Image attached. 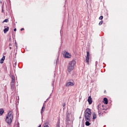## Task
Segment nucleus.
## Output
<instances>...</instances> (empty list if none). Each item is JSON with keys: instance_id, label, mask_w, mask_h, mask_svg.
<instances>
[{"instance_id": "nucleus-1", "label": "nucleus", "mask_w": 127, "mask_h": 127, "mask_svg": "<svg viewBox=\"0 0 127 127\" xmlns=\"http://www.w3.org/2000/svg\"><path fill=\"white\" fill-rule=\"evenodd\" d=\"M13 120V114H12V112L10 111L6 116L5 122L6 123H7L8 126H10V125H11V123H12Z\"/></svg>"}, {"instance_id": "nucleus-2", "label": "nucleus", "mask_w": 127, "mask_h": 127, "mask_svg": "<svg viewBox=\"0 0 127 127\" xmlns=\"http://www.w3.org/2000/svg\"><path fill=\"white\" fill-rule=\"evenodd\" d=\"M92 110L89 108H87L84 111L85 120H86L87 121L90 120Z\"/></svg>"}, {"instance_id": "nucleus-3", "label": "nucleus", "mask_w": 127, "mask_h": 127, "mask_svg": "<svg viewBox=\"0 0 127 127\" xmlns=\"http://www.w3.org/2000/svg\"><path fill=\"white\" fill-rule=\"evenodd\" d=\"M75 64H76V62L75 61H72L71 62H69V63H68V65L67 66V71L69 72L74 70Z\"/></svg>"}, {"instance_id": "nucleus-4", "label": "nucleus", "mask_w": 127, "mask_h": 127, "mask_svg": "<svg viewBox=\"0 0 127 127\" xmlns=\"http://www.w3.org/2000/svg\"><path fill=\"white\" fill-rule=\"evenodd\" d=\"M63 55L64 58H71V55L69 53L64 51L63 52Z\"/></svg>"}, {"instance_id": "nucleus-5", "label": "nucleus", "mask_w": 127, "mask_h": 127, "mask_svg": "<svg viewBox=\"0 0 127 127\" xmlns=\"http://www.w3.org/2000/svg\"><path fill=\"white\" fill-rule=\"evenodd\" d=\"M90 60V53H89V52H87V56L86 57V63H87V64H89V61Z\"/></svg>"}, {"instance_id": "nucleus-6", "label": "nucleus", "mask_w": 127, "mask_h": 127, "mask_svg": "<svg viewBox=\"0 0 127 127\" xmlns=\"http://www.w3.org/2000/svg\"><path fill=\"white\" fill-rule=\"evenodd\" d=\"M72 86H74V84L71 81L68 82L66 84V87H71Z\"/></svg>"}, {"instance_id": "nucleus-7", "label": "nucleus", "mask_w": 127, "mask_h": 127, "mask_svg": "<svg viewBox=\"0 0 127 127\" xmlns=\"http://www.w3.org/2000/svg\"><path fill=\"white\" fill-rule=\"evenodd\" d=\"M87 101L88 102L89 105H92V103H93V100H92V97L91 96H89L88 97Z\"/></svg>"}, {"instance_id": "nucleus-8", "label": "nucleus", "mask_w": 127, "mask_h": 127, "mask_svg": "<svg viewBox=\"0 0 127 127\" xmlns=\"http://www.w3.org/2000/svg\"><path fill=\"white\" fill-rule=\"evenodd\" d=\"M85 126H86L87 127H89V126H90L91 125V123H90V119H89L88 120H85Z\"/></svg>"}, {"instance_id": "nucleus-9", "label": "nucleus", "mask_w": 127, "mask_h": 127, "mask_svg": "<svg viewBox=\"0 0 127 127\" xmlns=\"http://www.w3.org/2000/svg\"><path fill=\"white\" fill-rule=\"evenodd\" d=\"M66 122H69L70 121V113H66Z\"/></svg>"}, {"instance_id": "nucleus-10", "label": "nucleus", "mask_w": 127, "mask_h": 127, "mask_svg": "<svg viewBox=\"0 0 127 127\" xmlns=\"http://www.w3.org/2000/svg\"><path fill=\"white\" fill-rule=\"evenodd\" d=\"M14 82H15V77H14V76L12 75V76H11V82L14 83Z\"/></svg>"}, {"instance_id": "nucleus-11", "label": "nucleus", "mask_w": 127, "mask_h": 127, "mask_svg": "<svg viewBox=\"0 0 127 127\" xmlns=\"http://www.w3.org/2000/svg\"><path fill=\"white\" fill-rule=\"evenodd\" d=\"M104 104H105V105H108V98H104Z\"/></svg>"}, {"instance_id": "nucleus-12", "label": "nucleus", "mask_w": 127, "mask_h": 127, "mask_svg": "<svg viewBox=\"0 0 127 127\" xmlns=\"http://www.w3.org/2000/svg\"><path fill=\"white\" fill-rule=\"evenodd\" d=\"M9 30V28L8 27H7V28H5L3 30L4 33H6V32H7V31H8Z\"/></svg>"}, {"instance_id": "nucleus-13", "label": "nucleus", "mask_w": 127, "mask_h": 127, "mask_svg": "<svg viewBox=\"0 0 127 127\" xmlns=\"http://www.w3.org/2000/svg\"><path fill=\"white\" fill-rule=\"evenodd\" d=\"M44 111H45V107L43 106L41 109V115H42V114H43V112H44Z\"/></svg>"}, {"instance_id": "nucleus-14", "label": "nucleus", "mask_w": 127, "mask_h": 127, "mask_svg": "<svg viewBox=\"0 0 127 127\" xmlns=\"http://www.w3.org/2000/svg\"><path fill=\"white\" fill-rule=\"evenodd\" d=\"M97 118V115H96V113L95 112L93 113V120H95V119Z\"/></svg>"}, {"instance_id": "nucleus-15", "label": "nucleus", "mask_w": 127, "mask_h": 127, "mask_svg": "<svg viewBox=\"0 0 127 127\" xmlns=\"http://www.w3.org/2000/svg\"><path fill=\"white\" fill-rule=\"evenodd\" d=\"M11 88H12V89L14 88V82H11Z\"/></svg>"}, {"instance_id": "nucleus-16", "label": "nucleus", "mask_w": 127, "mask_h": 127, "mask_svg": "<svg viewBox=\"0 0 127 127\" xmlns=\"http://www.w3.org/2000/svg\"><path fill=\"white\" fill-rule=\"evenodd\" d=\"M4 111H3V109H0V115H2V114H3L4 113Z\"/></svg>"}, {"instance_id": "nucleus-17", "label": "nucleus", "mask_w": 127, "mask_h": 127, "mask_svg": "<svg viewBox=\"0 0 127 127\" xmlns=\"http://www.w3.org/2000/svg\"><path fill=\"white\" fill-rule=\"evenodd\" d=\"M103 18H104V17H103V16H100L99 18V19H100V20H102Z\"/></svg>"}, {"instance_id": "nucleus-18", "label": "nucleus", "mask_w": 127, "mask_h": 127, "mask_svg": "<svg viewBox=\"0 0 127 127\" xmlns=\"http://www.w3.org/2000/svg\"><path fill=\"white\" fill-rule=\"evenodd\" d=\"M4 59H5V57L3 56V57L1 59V60L4 61Z\"/></svg>"}, {"instance_id": "nucleus-19", "label": "nucleus", "mask_w": 127, "mask_h": 127, "mask_svg": "<svg viewBox=\"0 0 127 127\" xmlns=\"http://www.w3.org/2000/svg\"><path fill=\"white\" fill-rule=\"evenodd\" d=\"M102 24H103V21H101L99 23V25H102Z\"/></svg>"}, {"instance_id": "nucleus-20", "label": "nucleus", "mask_w": 127, "mask_h": 127, "mask_svg": "<svg viewBox=\"0 0 127 127\" xmlns=\"http://www.w3.org/2000/svg\"><path fill=\"white\" fill-rule=\"evenodd\" d=\"M8 19H5V20L3 21V22H8Z\"/></svg>"}, {"instance_id": "nucleus-21", "label": "nucleus", "mask_w": 127, "mask_h": 127, "mask_svg": "<svg viewBox=\"0 0 127 127\" xmlns=\"http://www.w3.org/2000/svg\"><path fill=\"white\" fill-rule=\"evenodd\" d=\"M16 127H19V123L17 122Z\"/></svg>"}, {"instance_id": "nucleus-22", "label": "nucleus", "mask_w": 127, "mask_h": 127, "mask_svg": "<svg viewBox=\"0 0 127 127\" xmlns=\"http://www.w3.org/2000/svg\"><path fill=\"white\" fill-rule=\"evenodd\" d=\"M60 127V124L59 123H58L57 124V127Z\"/></svg>"}, {"instance_id": "nucleus-23", "label": "nucleus", "mask_w": 127, "mask_h": 127, "mask_svg": "<svg viewBox=\"0 0 127 127\" xmlns=\"http://www.w3.org/2000/svg\"><path fill=\"white\" fill-rule=\"evenodd\" d=\"M3 63V61H2L1 60H0V64H2Z\"/></svg>"}, {"instance_id": "nucleus-24", "label": "nucleus", "mask_w": 127, "mask_h": 127, "mask_svg": "<svg viewBox=\"0 0 127 127\" xmlns=\"http://www.w3.org/2000/svg\"><path fill=\"white\" fill-rule=\"evenodd\" d=\"M22 30H24V28H22L21 29V31H22Z\"/></svg>"}, {"instance_id": "nucleus-25", "label": "nucleus", "mask_w": 127, "mask_h": 127, "mask_svg": "<svg viewBox=\"0 0 127 127\" xmlns=\"http://www.w3.org/2000/svg\"><path fill=\"white\" fill-rule=\"evenodd\" d=\"M65 106H66V104L65 103L63 104V106L64 107Z\"/></svg>"}, {"instance_id": "nucleus-26", "label": "nucleus", "mask_w": 127, "mask_h": 127, "mask_svg": "<svg viewBox=\"0 0 127 127\" xmlns=\"http://www.w3.org/2000/svg\"><path fill=\"white\" fill-rule=\"evenodd\" d=\"M44 127H49V126H48V125H46V126H44Z\"/></svg>"}, {"instance_id": "nucleus-27", "label": "nucleus", "mask_w": 127, "mask_h": 127, "mask_svg": "<svg viewBox=\"0 0 127 127\" xmlns=\"http://www.w3.org/2000/svg\"><path fill=\"white\" fill-rule=\"evenodd\" d=\"M14 31H16V29H14Z\"/></svg>"}, {"instance_id": "nucleus-28", "label": "nucleus", "mask_w": 127, "mask_h": 127, "mask_svg": "<svg viewBox=\"0 0 127 127\" xmlns=\"http://www.w3.org/2000/svg\"><path fill=\"white\" fill-rule=\"evenodd\" d=\"M98 113H99V114L100 115H101V112H100L99 111Z\"/></svg>"}, {"instance_id": "nucleus-29", "label": "nucleus", "mask_w": 127, "mask_h": 127, "mask_svg": "<svg viewBox=\"0 0 127 127\" xmlns=\"http://www.w3.org/2000/svg\"><path fill=\"white\" fill-rule=\"evenodd\" d=\"M38 127H41V125H40Z\"/></svg>"}, {"instance_id": "nucleus-30", "label": "nucleus", "mask_w": 127, "mask_h": 127, "mask_svg": "<svg viewBox=\"0 0 127 127\" xmlns=\"http://www.w3.org/2000/svg\"><path fill=\"white\" fill-rule=\"evenodd\" d=\"M9 48H10V49H11V47H9Z\"/></svg>"}, {"instance_id": "nucleus-31", "label": "nucleus", "mask_w": 127, "mask_h": 127, "mask_svg": "<svg viewBox=\"0 0 127 127\" xmlns=\"http://www.w3.org/2000/svg\"><path fill=\"white\" fill-rule=\"evenodd\" d=\"M3 11V9H2V12Z\"/></svg>"}]
</instances>
